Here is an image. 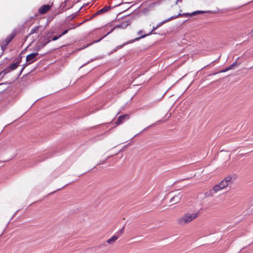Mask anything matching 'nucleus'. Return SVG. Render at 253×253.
I'll list each match as a JSON object with an SVG mask.
<instances>
[{
  "mask_svg": "<svg viewBox=\"0 0 253 253\" xmlns=\"http://www.w3.org/2000/svg\"><path fill=\"white\" fill-rule=\"evenodd\" d=\"M235 180V176L234 175H228L225 177L218 184L214 185L213 188L210 191V194L212 195L228 187L230 188Z\"/></svg>",
  "mask_w": 253,
  "mask_h": 253,
  "instance_id": "nucleus-1",
  "label": "nucleus"
},
{
  "mask_svg": "<svg viewBox=\"0 0 253 253\" xmlns=\"http://www.w3.org/2000/svg\"><path fill=\"white\" fill-rule=\"evenodd\" d=\"M198 215V213H187L178 219V223L180 225L186 224L196 218Z\"/></svg>",
  "mask_w": 253,
  "mask_h": 253,
  "instance_id": "nucleus-2",
  "label": "nucleus"
},
{
  "mask_svg": "<svg viewBox=\"0 0 253 253\" xmlns=\"http://www.w3.org/2000/svg\"><path fill=\"white\" fill-rule=\"evenodd\" d=\"M15 33H12L5 39L2 44L1 45V49L2 50V52H3L6 49L7 45L15 37Z\"/></svg>",
  "mask_w": 253,
  "mask_h": 253,
  "instance_id": "nucleus-3",
  "label": "nucleus"
},
{
  "mask_svg": "<svg viewBox=\"0 0 253 253\" xmlns=\"http://www.w3.org/2000/svg\"><path fill=\"white\" fill-rule=\"evenodd\" d=\"M20 61H17L15 63H11L6 68L3 69V72H5L6 74L8 73L11 71L16 69L20 65Z\"/></svg>",
  "mask_w": 253,
  "mask_h": 253,
  "instance_id": "nucleus-4",
  "label": "nucleus"
},
{
  "mask_svg": "<svg viewBox=\"0 0 253 253\" xmlns=\"http://www.w3.org/2000/svg\"><path fill=\"white\" fill-rule=\"evenodd\" d=\"M183 194L181 192H179L177 194L173 195L169 200V202L172 204H175L178 203L181 199Z\"/></svg>",
  "mask_w": 253,
  "mask_h": 253,
  "instance_id": "nucleus-5",
  "label": "nucleus"
},
{
  "mask_svg": "<svg viewBox=\"0 0 253 253\" xmlns=\"http://www.w3.org/2000/svg\"><path fill=\"white\" fill-rule=\"evenodd\" d=\"M129 118V115L125 114L119 116L117 121L116 122V124L117 125H120L124 123L125 121L128 120Z\"/></svg>",
  "mask_w": 253,
  "mask_h": 253,
  "instance_id": "nucleus-6",
  "label": "nucleus"
},
{
  "mask_svg": "<svg viewBox=\"0 0 253 253\" xmlns=\"http://www.w3.org/2000/svg\"><path fill=\"white\" fill-rule=\"evenodd\" d=\"M38 55H39V53L37 52H33L31 54H28L26 56L27 62L31 61L29 63V64L33 63L35 60V58H36V57Z\"/></svg>",
  "mask_w": 253,
  "mask_h": 253,
  "instance_id": "nucleus-7",
  "label": "nucleus"
},
{
  "mask_svg": "<svg viewBox=\"0 0 253 253\" xmlns=\"http://www.w3.org/2000/svg\"><path fill=\"white\" fill-rule=\"evenodd\" d=\"M50 42V40H47L45 42H41L37 43L35 47V50L38 52L41 48H42L44 46H45L47 43H48Z\"/></svg>",
  "mask_w": 253,
  "mask_h": 253,
  "instance_id": "nucleus-8",
  "label": "nucleus"
},
{
  "mask_svg": "<svg viewBox=\"0 0 253 253\" xmlns=\"http://www.w3.org/2000/svg\"><path fill=\"white\" fill-rule=\"evenodd\" d=\"M51 7V5H50L49 4L43 5L42 6H41L40 7V8L39 9V12L42 14H44L50 9Z\"/></svg>",
  "mask_w": 253,
  "mask_h": 253,
  "instance_id": "nucleus-9",
  "label": "nucleus"
},
{
  "mask_svg": "<svg viewBox=\"0 0 253 253\" xmlns=\"http://www.w3.org/2000/svg\"><path fill=\"white\" fill-rule=\"evenodd\" d=\"M130 24L129 21H123L121 23L115 26V28L125 29Z\"/></svg>",
  "mask_w": 253,
  "mask_h": 253,
  "instance_id": "nucleus-10",
  "label": "nucleus"
},
{
  "mask_svg": "<svg viewBox=\"0 0 253 253\" xmlns=\"http://www.w3.org/2000/svg\"><path fill=\"white\" fill-rule=\"evenodd\" d=\"M157 29H158V28L157 27V26H155V27L154 26V27H153V29H152V30H151V32H150L149 33H148V34H144V35H141V36H140V37H139L136 38H135V40H138L139 41V40H140L141 39H143V38H145V37H147V36H150V35L152 34H153V32L154 30H156ZM153 34H157V33H155H155H153Z\"/></svg>",
  "mask_w": 253,
  "mask_h": 253,
  "instance_id": "nucleus-11",
  "label": "nucleus"
},
{
  "mask_svg": "<svg viewBox=\"0 0 253 253\" xmlns=\"http://www.w3.org/2000/svg\"><path fill=\"white\" fill-rule=\"evenodd\" d=\"M115 29H117L116 28H115V26L112 29H111V30L108 32L106 34H105L104 36H103L102 38H100L99 39L97 40H96V41H94V42H92L91 44L92 43H97V42H100L102 39H103L105 37H106L107 36H108L109 34H110V33H111L112 32H113V31Z\"/></svg>",
  "mask_w": 253,
  "mask_h": 253,
  "instance_id": "nucleus-12",
  "label": "nucleus"
},
{
  "mask_svg": "<svg viewBox=\"0 0 253 253\" xmlns=\"http://www.w3.org/2000/svg\"><path fill=\"white\" fill-rule=\"evenodd\" d=\"M115 29H117L116 28H115V26L112 29H111V30L108 32L106 34H105L104 36H103L102 38H100L99 39L97 40H96V41H94V42H92L91 44L92 43H97V42H100L102 39H103L105 37H106L107 36H108L109 34H110V33H111L112 32H113V31Z\"/></svg>",
  "mask_w": 253,
  "mask_h": 253,
  "instance_id": "nucleus-13",
  "label": "nucleus"
},
{
  "mask_svg": "<svg viewBox=\"0 0 253 253\" xmlns=\"http://www.w3.org/2000/svg\"><path fill=\"white\" fill-rule=\"evenodd\" d=\"M40 27H41V26L38 25V26H36L34 27L33 28H32L31 30V31L30 32V33L29 34L28 37H29L31 35L34 34L35 33H38V30Z\"/></svg>",
  "mask_w": 253,
  "mask_h": 253,
  "instance_id": "nucleus-14",
  "label": "nucleus"
},
{
  "mask_svg": "<svg viewBox=\"0 0 253 253\" xmlns=\"http://www.w3.org/2000/svg\"><path fill=\"white\" fill-rule=\"evenodd\" d=\"M112 7L110 6H104V7L100 9L99 10L97 11V14H101L102 13H104L107 12L109 9H110Z\"/></svg>",
  "mask_w": 253,
  "mask_h": 253,
  "instance_id": "nucleus-15",
  "label": "nucleus"
},
{
  "mask_svg": "<svg viewBox=\"0 0 253 253\" xmlns=\"http://www.w3.org/2000/svg\"><path fill=\"white\" fill-rule=\"evenodd\" d=\"M138 41V40H135V38L134 39H133V40H130L129 41H127L126 42H125V43H124L123 44H121V45H119L117 46V47H118L119 49H121L122 48H123L124 46L129 44V43H131L133 42H134L135 41Z\"/></svg>",
  "mask_w": 253,
  "mask_h": 253,
  "instance_id": "nucleus-16",
  "label": "nucleus"
},
{
  "mask_svg": "<svg viewBox=\"0 0 253 253\" xmlns=\"http://www.w3.org/2000/svg\"><path fill=\"white\" fill-rule=\"evenodd\" d=\"M118 239V236L116 235H114L112 237L107 240V243L108 244H111L112 242L116 241Z\"/></svg>",
  "mask_w": 253,
  "mask_h": 253,
  "instance_id": "nucleus-17",
  "label": "nucleus"
},
{
  "mask_svg": "<svg viewBox=\"0 0 253 253\" xmlns=\"http://www.w3.org/2000/svg\"><path fill=\"white\" fill-rule=\"evenodd\" d=\"M125 231V225L123 226V227L119 230L116 233V235L118 236V238L120 237L124 232Z\"/></svg>",
  "mask_w": 253,
  "mask_h": 253,
  "instance_id": "nucleus-18",
  "label": "nucleus"
},
{
  "mask_svg": "<svg viewBox=\"0 0 253 253\" xmlns=\"http://www.w3.org/2000/svg\"><path fill=\"white\" fill-rule=\"evenodd\" d=\"M207 13V12L206 11L197 10V11H194L192 13H191L190 14V16L195 15L197 14H202V13Z\"/></svg>",
  "mask_w": 253,
  "mask_h": 253,
  "instance_id": "nucleus-19",
  "label": "nucleus"
},
{
  "mask_svg": "<svg viewBox=\"0 0 253 253\" xmlns=\"http://www.w3.org/2000/svg\"><path fill=\"white\" fill-rule=\"evenodd\" d=\"M239 57H238L236 60L233 62L230 66V68H232V69H234L235 66H238L240 65V63L237 62V60L239 59Z\"/></svg>",
  "mask_w": 253,
  "mask_h": 253,
  "instance_id": "nucleus-20",
  "label": "nucleus"
},
{
  "mask_svg": "<svg viewBox=\"0 0 253 253\" xmlns=\"http://www.w3.org/2000/svg\"><path fill=\"white\" fill-rule=\"evenodd\" d=\"M180 15H181V13H179L178 14H177L176 15L171 16L169 18L167 19V20L168 22L171 20H172V19L177 18L178 17L180 16Z\"/></svg>",
  "mask_w": 253,
  "mask_h": 253,
  "instance_id": "nucleus-21",
  "label": "nucleus"
},
{
  "mask_svg": "<svg viewBox=\"0 0 253 253\" xmlns=\"http://www.w3.org/2000/svg\"><path fill=\"white\" fill-rule=\"evenodd\" d=\"M168 21L166 20H163V21L160 22L159 23H158L156 26L158 28H159L160 27H161V26H162L163 24H164L165 23H167Z\"/></svg>",
  "mask_w": 253,
  "mask_h": 253,
  "instance_id": "nucleus-22",
  "label": "nucleus"
},
{
  "mask_svg": "<svg viewBox=\"0 0 253 253\" xmlns=\"http://www.w3.org/2000/svg\"><path fill=\"white\" fill-rule=\"evenodd\" d=\"M60 37H61V35H58V36H54L52 38V39L50 40V42L51 41H56L58 39H59Z\"/></svg>",
  "mask_w": 253,
  "mask_h": 253,
  "instance_id": "nucleus-23",
  "label": "nucleus"
},
{
  "mask_svg": "<svg viewBox=\"0 0 253 253\" xmlns=\"http://www.w3.org/2000/svg\"><path fill=\"white\" fill-rule=\"evenodd\" d=\"M5 72H3V70L0 73V80L2 79L4 76L6 75Z\"/></svg>",
  "mask_w": 253,
  "mask_h": 253,
  "instance_id": "nucleus-24",
  "label": "nucleus"
},
{
  "mask_svg": "<svg viewBox=\"0 0 253 253\" xmlns=\"http://www.w3.org/2000/svg\"><path fill=\"white\" fill-rule=\"evenodd\" d=\"M162 120L158 121H157L155 124H152V125H150V126H149L147 128H148V127H150L151 126H154V125H155V124H156V125H158V124H160V123H162Z\"/></svg>",
  "mask_w": 253,
  "mask_h": 253,
  "instance_id": "nucleus-25",
  "label": "nucleus"
},
{
  "mask_svg": "<svg viewBox=\"0 0 253 253\" xmlns=\"http://www.w3.org/2000/svg\"><path fill=\"white\" fill-rule=\"evenodd\" d=\"M190 14H191V13H181V15H180V16H190Z\"/></svg>",
  "mask_w": 253,
  "mask_h": 253,
  "instance_id": "nucleus-26",
  "label": "nucleus"
},
{
  "mask_svg": "<svg viewBox=\"0 0 253 253\" xmlns=\"http://www.w3.org/2000/svg\"><path fill=\"white\" fill-rule=\"evenodd\" d=\"M69 31V29H67L64 30L60 35H61V37L65 34H66Z\"/></svg>",
  "mask_w": 253,
  "mask_h": 253,
  "instance_id": "nucleus-27",
  "label": "nucleus"
},
{
  "mask_svg": "<svg viewBox=\"0 0 253 253\" xmlns=\"http://www.w3.org/2000/svg\"><path fill=\"white\" fill-rule=\"evenodd\" d=\"M121 0V1L120 3H119L118 4H117L115 5L114 6H113V8H114V7H117V6H120L121 4H122L123 3V0Z\"/></svg>",
  "mask_w": 253,
  "mask_h": 253,
  "instance_id": "nucleus-28",
  "label": "nucleus"
},
{
  "mask_svg": "<svg viewBox=\"0 0 253 253\" xmlns=\"http://www.w3.org/2000/svg\"><path fill=\"white\" fill-rule=\"evenodd\" d=\"M98 15H99V14H97V11L96 13H95L94 14H93L92 15L91 18H94V17H95V16H96Z\"/></svg>",
  "mask_w": 253,
  "mask_h": 253,
  "instance_id": "nucleus-29",
  "label": "nucleus"
},
{
  "mask_svg": "<svg viewBox=\"0 0 253 253\" xmlns=\"http://www.w3.org/2000/svg\"><path fill=\"white\" fill-rule=\"evenodd\" d=\"M24 67H23L21 70V71H20V73H19V74L18 75V77L20 76V75L21 74L22 72H23V71L24 70Z\"/></svg>",
  "mask_w": 253,
  "mask_h": 253,
  "instance_id": "nucleus-30",
  "label": "nucleus"
},
{
  "mask_svg": "<svg viewBox=\"0 0 253 253\" xmlns=\"http://www.w3.org/2000/svg\"><path fill=\"white\" fill-rule=\"evenodd\" d=\"M92 61H93V59H91L89 61H88L87 63L83 64V65L81 67H82V66H84V65H86V64H88V63H89L90 62H91Z\"/></svg>",
  "mask_w": 253,
  "mask_h": 253,
  "instance_id": "nucleus-31",
  "label": "nucleus"
},
{
  "mask_svg": "<svg viewBox=\"0 0 253 253\" xmlns=\"http://www.w3.org/2000/svg\"><path fill=\"white\" fill-rule=\"evenodd\" d=\"M227 71H228V70L227 69V68H225V69L222 70L221 71V72H226Z\"/></svg>",
  "mask_w": 253,
  "mask_h": 253,
  "instance_id": "nucleus-32",
  "label": "nucleus"
},
{
  "mask_svg": "<svg viewBox=\"0 0 253 253\" xmlns=\"http://www.w3.org/2000/svg\"><path fill=\"white\" fill-rule=\"evenodd\" d=\"M88 3H86V4H84L80 8L79 10H81L83 7H84L85 6H86V5H88Z\"/></svg>",
  "mask_w": 253,
  "mask_h": 253,
  "instance_id": "nucleus-33",
  "label": "nucleus"
},
{
  "mask_svg": "<svg viewBox=\"0 0 253 253\" xmlns=\"http://www.w3.org/2000/svg\"><path fill=\"white\" fill-rule=\"evenodd\" d=\"M142 33H143V30H140V31H139L138 32L137 34H138V35H140V34H142Z\"/></svg>",
  "mask_w": 253,
  "mask_h": 253,
  "instance_id": "nucleus-34",
  "label": "nucleus"
},
{
  "mask_svg": "<svg viewBox=\"0 0 253 253\" xmlns=\"http://www.w3.org/2000/svg\"><path fill=\"white\" fill-rule=\"evenodd\" d=\"M106 243H103L102 244L100 245L99 246V247L100 248V247H102V246H106Z\"/></svg>",
  "mask_w": 253,
  "mask_h": 253,
  "instance_id": "nucleus-35",
  "label": "nucleus"
},
{
  "mask_svg": "<svg viewBox=\"0 0 253 253\" xmlns=\"http://www.w3.org/2000/svg\"><path fill=\"white\" fill-rule=\"evenodd\" d=\"M118 49H119V48H118V47L117 46V47H116V48L113 50V51H114V52H116V51H117Z\"/></svg>",
  "mask_w": 253,
  "mask_h": 253,
  "instance_id": "nucleus-36",
  "label": "nucleus"
},
{
  "mask_svg": "<svg viewBox=\"0 0 253 253\" xmlns=\"http://www.w3.org/2000/svg\"><path fill=\"white\" fill-rule=\"evenodd\" d=\"M28 64H27V62H26L24 65H23V67H24V68L26 67V66L28 65Z\"/></svg>",
  "mask_w": 253,
  "mask_h": 253,
  "instance_id": "nucleus-37",
  "label": "nucleus"
},
{
  "mask_svg": "<svg viewBox=\"0 0 253 253\" xmlns=\"http://www.w3.org/2000/svg\"><path fill=\"white\" fill-rule=\"evenodd\" d=\"M227 69L228 70H232V68H230V66H229L227 68Z\"/></svg>",
  "mask_w": 253,
  "mask_h": 253,
  "instance_id": "nucleus-38",
  "label": "nucleus"
},
{
  "mask_svg": "<svg viewBox=\"0 0 253 253\" xmlns=\"http://www.w3.org/2000/svg\"><path fill=\"white\" fill-rule=\"evenodd\" d=\"M37 16V14H35V15H34L33 17H30V19H31V18H34V17H36Z\"/></svg>",
  "mask_w": 253,
  "mask_h": 253,
  "instance_id": "nucleus-39",
  "label": "nucleus"
},
{
  "mask_svg": "<svg viewBox=\"0 0 253 253\" xmlns=\"http://www.w3.org/2000/svg\"><path fill=\"white\" fill-rule=\"evenodd\" d=\"M22 56H21V54L19 55V59L18 61H21Z\"/></svg>",
  "mask_w": 253,
  "mask_h": 253,
  "instance_id": "nucleus-40",
  "label": "nucleus"
},
{
  "mask_svg": "<svg viewBox=\"0 0 253 253\" xmlns=\"http://www.w3.org/2000/svg\"><path fill=\"white\" fill-rule=\"evenodd\" d=\"M7 84V83H1V84H0V85H2V84Z\"/></svg>",
  "mask_w": 253,
  "mask_h": 253,
  "instance_id": "nucleus-41",
  "label": "nucleus"
},
{
  "mask_svg": "<svg viewBox=\"0 0 253 253\" xmlns=\"http://www.w3.org/2000/svg\"><path fill=\"white\" fill-rule=\"evenodd\" d=\"M75 17V15H74V14H72V18H71V19H73Z\"/></svg>",
  "mask_w": 253,
  "mask_h": 253,
  "instance_id": "nucleus-42",
  "label": "nucleus"
},
{
  "mask_svg": "<svg viewBox=\"0 0 253 253\" xmlns=\"http://www.w3.org/2000/svg\"><path fill=\"white\" fill-rule=\"evenodd\" d=\"M181 1H182V0H176V4H177L178 1H180L181 2Z\"/></svg>",
  "mask_w": 253,
  "mask_h": 253,
  "instance_id": "nucleus-43",
  "label": "nucleus"
},
{
  "mask_svg": "<svg viewBox=\"0 0 253 253\" xmlns=\"http://www.w3.org/2000/svg\"><path fill=\"white\" fill-rule=\"evenodd\" d=\"M64 188V187H62V188ZM62 189V188H60V189H58V190H60V189Z\"/></svg>",
  "mask_w": 253,
  "mask_h": 253,
  "instance_id": "nucleus-44",
  "label": "nucleus"
},
{
  "mask_svg": "<svg viewBox=\"0 0 253 253\" xmlns=\"http://www.w3.org/2000/svg\"><path fill=\"white\" fill-rule=\"evenodd\" d=\"M2 91L0 90V93Z\"/></svg>",
  "mask_w": 253,
  "mask_h": 253,
  "instance_id": "nucleus-45",
  "label": "nucleus"
}]
</instances>
